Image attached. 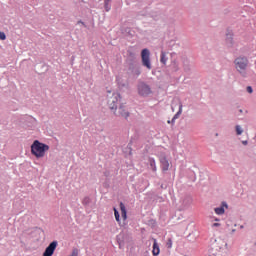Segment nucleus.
<instances>
[{
	"instance_id": "38",
	"label": "nucleus",
	"mask_w": 256,
	"mask_h": 256,
	"mask_svg": "<svg viewBox=\"0 0 256 256\" xmlns=\"http://www.w3.org/2000/svg\"><path fill=\"white\" fill-rule=\"evenodd\" d=\"M235 231H236L235 229H232V231H231V235H233V233H235Z\"/></svg>"
},
{
	"instance_id": "16",
	"label": "nucleus",
	"mask_w": 256,
	"mask_h": 256,
	"mask_svg": "<svg viewBox=\"0 0 256 256\" xmlns=\"http://www.w3.org/2000/svg\"><path fill=\"white\" fill-rule=\"evenodd\" d=\"M170 69L174 72L177 73L179 71V61L177 59H173L170 64Z\"/></svg>"
},
{
	"instance_id": "6",
	"label": "nucleus",
	"mask_w": 256,
	"mask_h": 256,
	"mask_svg": "<svg viewBox=\"0 0 256 256\" xmlns=\"http://www.w3.org/2000/svg\"><path fill=\"white\" fill-rule=\"evenodd\" d=\"M58 242L52 241L44 250L42 256H53L55 253V249H57Z\"/></svg>"
},
{
	"instance_id": "13",
	"label": "nucleus",
	"mask_w": 256,
	"mask_h": 256,
	"mask_svg": "<svg viewBox=\"0 0 256 256\" xmlns=\"http://www.w3.org/2000/svg\"><path fill=\"white\" fill-rule=\"evenodd\" d=\"M182 65L185 73H191V63L189 62V58H182Z\"/></svg>"
},
{
	"instance_id": "23",
	"label": "nucleus",
	"mask_w": 256,
	"mask_h": 256,
	"mask_svg": "<svg viewBox=\"0 0 256 256\" xmlns=\"http://www.w3.org/2000/svg\"><path fill=\"white\" fill-rule=\"evenodd\" d=\"M111 1L112 0H104V9H105V11H111Z\"/></svg>"
},
{
	"instance_id": "34",
	"label": "nucleus",
	"mask_w": 256,
	"mask_h": 256,
	"mask_svg": "<svg viewBox=\"0 0 256 256\" xmlns=\"http://www.w3.org/2000/svg\"><path fill=\"white\" fill-rule=\"evenodd\" d=\"M212 227H221V223H214L212 224Z\"/></svg>"
},
{
	"instance_id": "7",
	"label": "nucleus",
	"mask_w": 256,
	"mask_h": 256,
	"mask_svg": "<svg viewBox=\"0 0 256 256\" xmlns=\"http://www.w3.org/2000/svg\"><path fill=\"white\" fill-rule=\"evenodd\" d=\"M114 115H116V117H124V119H127L129 117V111L124 104H120L118 111H114Z\"/></svg>"
},
{
	"instance_id": "17",
	"label": "nucleus",
	"mask_w": 256,
	"mask_h": 256,
	"mask_svg": "<svg viewBox=\"0 0 256 256\" xmlns=\"http://www.w3.org/2000/svg\"><path fill=\"white\" fill-rule=\"evenodd\" d=\"M153 250L152 255L157 256L159 253H161V250L159 249V244L157 243V239H153Z\"/></svg>"
},
{
	"instance_id": "1",
	"label": "nucleus",
	"mask_w": 256,
	"mask_h": 256,
	"mask_svg": "<svg viewBox=\"0 0 256 256\" xmlns=\"http://www.w3.org/2000/svg\"><path fill=\"white\" fill-rule=\"evenodd\" d=\"M47 151H49V145L42 143L39 140H34L31 145V154L36 157V159L45 157Z\"/></svg>"
},
{
	"instance_id": "29",
	"label": "nucleus",
	"mask_w": 256,
	"mask_h": 256,
	"mask_svg": "<svg viewBox=\"0 0 256 256\" xmlns=\"http://www.w3.org/2000/svg\"><path fill=\"white\" fill-rule=\"evenodd\" d=\"M70 256H79V249L74 248Z\"/></svg>"
},
{
	"instance_id": "2",
	"label": "nucleus",
	"mask_w": 256,
	"mask_h": 256,
	"mask_svg": "<svg viewBox=\"0 0 256 256\" xmlns=\"http://www.w3.org/2000/svg\"><path fill=\"white\" fill-rule=\"evenodd\" d=\"M235 69L240 73L241 77H247V67L249 59L245 56H240L234 60Z\"/></svg>"
},
{
	"instance_id": "33",
	"label": "nucleus",
	"mask_w": 256,
	"mask_h": 256,
	"mask_svg": "<svg viewBox=\"0 0 256 256\" xmlns=\"http://www.w3.org/2000/svg\"><path fill=\"white\" fill-rule=\"evenodd\" d=\"M174 45H175V41L171 40V41L169 42V47H173Z\"/></svg>"
},
{
	"instance_id": "27",
	"label": "nucleus",
	"mask_w": 256,
	"mask_h": 256,
	"mask_svg": "<svg viewBox=\"0 0 256 256\" xmlns=\"http://www.w3.org/2000/svg\"><path fill=\"white\" fill-rule=\"evenodd\" d=\"M236 135H242L243 134V128H241V125L235 126Z\"/></svg>"
},
{
	"instance_id": "32",
	"label": "nucleus",
	"mask_w": 256,
	"mask_h": 256,
	"mask_svg": "<svg viewBox=\"0 0 256 256\" xmlns=\"http://www.w3.org/2000/svg\"><path fill=\"white\" fill-rule=\"evenodd\" d=\"M246 90H247V93H253V87L251 86H247Z\"/></svg>"
},
{
	"instance_id": "11",
	"label": "nucleus",
	"mask_w": 256,
	"mask_h": 256,
	"mask_svg": "<svg viewBox=\"0 0 256 256\" xmlns=\"http://www.w3.org/2000/svg\"><path fill=\"white\" fill-rule=\"evenodd\" d=\"M180 203H181V209H187V207H189V205L193 203V199L191 198V196H185L180 200Z\"/></svg>"
},
{
	"instance_id": "18",
	"label": "nucleus",
	"mask_w": 256,
	"mask_h": 256,
	"mask_svg": "<svg viewBox=\"0 0 256 256\" xmlns=\"http://www.w3.org/2000/svg\"><path fill=\"white\" fill-rule=\"evenodd\" d=\"M120 211H121V217L124 221L127 219V208H125V204L123 202H120Z\"/></svg>"
},
{
	"instance_id": "31",
	"label": "nucleus",
	"mask_w": 256,
	"mask_h": 256,
	"mask_svg": "<svg viewBox=\"0 0 256 256\" xmlns=\"http://www.w3.org/2000/svg\"><path fill=\"white\" fill-rule=\"evenodd\" d=\"M7 39V35H5V32H0V40L5 41Z\"/></svg>"
},
{
	"instance_id": "26",
	"label": "nucleus",
	"mask_w": 256,
	"mask_h": 256,
	"mask_svg": "<svg viewBox=\"0 0 256 256\" xmlns=\"http://www.w3.org/2000/svg\"><path fill=\"white\" fill-rule=\"evenodd\" d=\"M114 217L118 223H119V221H121V216H120L119 210H117V208H114Z\"/></svg>"
},
{
	"instance_id": "8",
	"label": "nucleus",
	"mask_w": 256,
	"mask_h": 256,
	"mask_svg": "<svg viewBox=\"0 0 256 256\" xmlns=\"http://www.w3.org/2000/svg\"><path fill=\"white\" fill-rule=\"evenodd\" d=\"M162 171H169V160L165 154H161L159 157Z\"/></svg>"
},
{
	"instance_id": "14",
	"label": "nucleus",
	"mask_w": 256,
	"mask_h": 256,
	"mask_svg": "<svg viewBox=\"0 0 256 256\" xmlns=\"http://www.w3.org/2000/svg\"><path fill=\"white\" fill-rule=\"evenodd\" d=\"M137 62V54L132 51H128V58H127V63H135Z\"/></svg>"
},
{
	"instance_id": "24",
	"label": "nucleus",
	"mask_w": 256,
	"mask_h": 256,
	"mask_svg": "<svg viewBox=\"0 0 256 256\" xmlns=\"http://www.w3.org/2000/svg\"><path fill=\"white\" fill-rule=\"evenodd\" d=\"M136 67H139V65L137 64V62H128V69L130 71H133Z\"/></svg>"
},
{
	"instance_id": "39",
	"label": "nucleus",
	"mask_w": 256,
	"mask_h": 256,
	"mask_svg": "<svg viewBox=\"0 0 256 256\" xmlns=\"http://www.w3.org/2000/svg\"><path fill=\"white\" fill-rule=\"evenodd\" d=\"M240 229H245V226H243V225H240Z\"/></svg>"
},
{
	"instance_id": "43",
	"label": "nucleus",
	"mask_w": 256,
	"mask_h": 256,
	"mask_svg": "<svg viewBox=\"0 0 256 256\" xmlns=\"http://www.w3.org/2000/svg\"><path fill=\"white\" fill-rule=\"evenodd\" d=\"M173 55H175V53H171V57H173Z\"/></svg>"
},
{
	"instance_id": "3",
	"label": "nucleus",
	"mask_w": 256,
	"mask_h": 256,
	"mask_svg": "<svg viewBox=\"0 0 256 256\" xmlns=\"http://www.w3.org/2000/svg\"><path fill=\"white\" fill-rule=\"evenodd\" d=\"M141 59L143 67H146L148 71H151L153 69V65H151V52L149 51V49L144 48L141 51Z\"/></svg>"
},
{
	"instance_id": "35",
	"label": "nucleus",
	"mask_w": 256,
	"mask_h": 256,
	"mask_svg": "<svg viewBox=\"0 0 256 256\" xmlns=\"http://www.w3.org/2000/svg\"><path fill=\"white\" fill-rule=\"evenodd\" d=\"M242 145H249V141L243 140V141H242Z\"/></svg>"
},
{
	"instance_id": "28",
	"label": "nucleus",
	"mask_w": 256,
	"mask_h": 256,
	"mask_svg": "<svg viewBox=\"0 0 256 256\" xmlns=\"http://www.w3.org/2000/svg\"><path fill=\"white\" fill-rule=\"evenodd\" d=\"M33 232L34 233H38L40 235V233H43V229L39 228V227H34L33 228Z\"/></svg>"
},
{
	"instance_id": "5",
	"label": "nucleus",
	"mask_w": 256,
	"mask_h": 256,
	"mask_svg": "<svg viewBox=\"0 0 256 256\" xmlns=\"http://www.w3.org/2000/svg\"><path fill=\"white\" fill-rule=\"evenodd\" d=\"M119 99H121V94H113L108 98V107L111 111H117V104L119 103Z\"/></svg>"
},
{
	"instance_id": "44",
	"label": "nucleus",
	"mask_w": 256,
	"mask_h": 256,
	"mask_svg": "<svg viewBox=\"0 0 256 256\" xmlns=\"http://www.w3.org/2000/svg\"><path fill=\"white\" fill-rule=\"evenodd\" d=\"M215 221H219V219L216 218Z\"/></svg>"
},
{
	"instance_id": "42",
	"label": "nucleus",
	"mask_w": 256,
	"mask_h": 256,
	"mask_svg": "<svg viewBox=\"0 0 256 256\" xmlns=\"http://www.w3.org/2000/svg\"><path fill=\"white\" fill-rule=\"evenodd\" d=\"M167 123H168V124H171V120H168Z\"/></svg>"
},
{
	"instance_id": "37",
	"label": "nucleus",
	"mask_w": 256,
	"mask_h": 256,
	"mask_svg": "<svg viewBox=\"0 0 256 256\" xmlns=\"http://www.w3.org/2000/svg\"><path fill=\"white\" fill-rule=\"evenodd\" d=\"M78 23H80L81 25H83V27H87L86 25H85V22H83V21H78Z\"/></svg>"
},
{
	"instance_id": "10",
	"label": "nucleus",
	"mask_w": 256,
	"mask_h": 256,
	"mask_svg": "<svg viewBox=\"0 0 256 256\" xmlns=\"http://www.w3.org/2000/svg\"><path fill=\"white\" fill-rule=\"evenodd\" d=\"M225 209H229L227 202L223 201L220 207L214 209L216 215H225Z\"/></svg>"
},
{
	"instance_id": "19",
	"label": "nucleus",
	"mask_w": 256,
	"mask_h": 256,
	"mask_svg": "<svg viewBox=\"0 0 256 256\" xmlns=\"http://www.w3.org/2000/svg\"><path fill=\"white\" fill-rule=\"evenodd\" d=\"M167 54L165 53V51H161L160 54V63H162V65H167Z\"/></svg>"
},
{
	"instance_id": "22",
	"label": "nucleus",
	"mask_w": 256,
	"mask_h": 256,
	"mask_svg": "<svg viewBox=\"0 0 256 256\" xmlns=\"http://www.w3.org/2000/svg\"><path fill=\"white\" fill-rule=\"evenodd\" d=\"M181 113H183V104H179V110L178 112L173 116V118L177 121V118L181 116Z\"/></svg>"
},
{
	"instance_id": "9",
	"label": "nucleus",
	"mask_w": 256,
	"mask_h": 256,
	"mask_svg": "<svg viewBox=\"0 0 256 256\" xmlns=\"http://www.w3.org/2000/svg\"><path fill=\"white\" fill-rule=\"evenodd\" d=\"M116 241L119 245V249H123V247H125V243H127V234L120 233L119 235H117Z\"/></svg>"
},
{
	"instance_id": "40",
	"label": "nucleus",
	"mask_w": 256,
	"mask_h": 256,
	"mask_svg": "<svg viewBox=\"0 0 256 256\" xmlns=\"http://www.w3.org/2000/svg\"><path fill=\"white\" fill-rule=\"evenodd\" d=\"M160 187H161V189H165V186L163 184Z\"/></svg>"
},
{
	"instance_id": "36",
	"label": "nucleus",
	"mask_w": 256,
	"mask_h": 256,
	"mask_svg": "<svg viewBox=\"0 0 256 256\" xmlns=\"http://www.w3.org/2000/svg\"><path fill=\"white\" fill-rule=\"evenodd\" d=\"M175 121V118H172V120H170L171 125H175Z\"/></svg>"
},
{
	"instance_id": "20",
	"label": "nucleus",
	"mask_w": 256,
	"mask_h": 256,
	"mask_svg": "<svg viewBox=\"0 0 256 256\" xmlns=\"http://www.w3.org/2000/svg\"><path fill=\"white\" fill-rule=\"evenodd\" d=\"M149 165L152 169V171H157V165L155 164V158H149Z\"/></svg>"
},
{
	"instance_id": "30",
	"label": "nucleus",
	"mask_w": 256,
	"mask_h": 256,
	"mask_svg": "<svg viewBox=\"0 0 256 256\" xmlns=\"http://www.w3.org/2000/svg\"><path fill=\"white\" fill-rule=\"evenodd\" d=\"M166 247H168V249H171L173 247V241L171 239H168V242L166 243Z\"/></svg>"
},
{
	"instance_id": "21",
	"label": "nucleus",
	"mask_w": 256,
	"mask_h": 256,
	"mask_svg": "<svg viewBox=\"0 0 256 256\" xmlns=\"http://www.w3.org/2000/svg\"><path fill=\"white\" fill-rule=\"evenodd\" d=\"M132 75H136V77H139V75H141V67L140 66H136L132 71H131Z\"/></svg>"
},
{
	"instance_id": "15",
	"label": "nucleus",
	"mask_w": 256,
	"mask_h": 256,
	"mask_svg": "<svg viewBox=\"0 0 256 256\" xmlns=\"http://www.w3.org/2000/svg\"><path fill=\"white\" fill-rule=\"evenodd\" d=\"M219 249H221V247H218L215 244L211 245V248L209 249V256H217L219 255Z\"/></svg>"
},
{
	"instance_id": "12",
	"label": "nucleus",
	"mask_w": 256,
	"mask_h": 256,
	"mask_svg": "<svg viewBox=\"0 0 256 256\" xmlns=\"http://www.w3.org/2000/svg\"><path fill=\"white\" fill-rule=\"evenodd\" d=\"M234 43L235 42L233 41V31L227 30V32H226V45H227V47H233Z\"/></svg>"
},
{
	"instance_id": "41",
	"label": "nucleus",
	"mask_w": 256,
	"mask_h": 256,
	"mask_svg": "<svg viewBox=\"0 0 256 256\" xmlns=\"http://www.w3.org/2000/svg\"><path fill=\"white\" fill-rule=\"evenodd\" d=\"M239 113H243V109H240V110H239Z\"/></svg>"
},
{
	"instance_id": "25",
	"label": "nucleus",
	"mask_w": 256,
	"mask_h": 256,
	"mask_svg": "<svg viewBox=\"0 0 256 256\" xmlns=\"http://www.w3.org/2000/svg\"><path fill=\"white\" fill-rule=\"evenodd\" d=\"M82 204L87 207V205L91 204V198L89 196L84 197V199L82 200Z\"/></svg>"
},
{
	"instance_id": "4",
	"label": "nucleus",
	"mask_w": 256,
	"mask_h": 256,
	"mask_svg": "<svg viewBox=\"0 0 256 256\" xmlns=\"http://www.w3.org/2000/svg\"><path fill=\"white\" fill-rule=\"evenodd\" d=\"M153 91H151V86H149L145 82H140L138 84V94L141 95V97H149Z\"/></svg>"
}]
</instances>
